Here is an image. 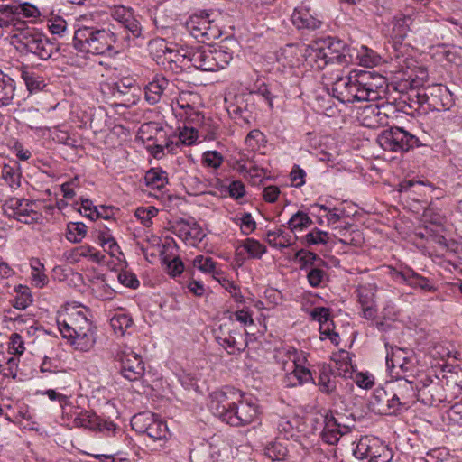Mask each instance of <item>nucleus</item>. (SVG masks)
<instances>
[{
  "label": "nucleus",
  "instance_id": "obj_1",
  "mask_svg": "<svg viewBox=\"0 0 462 462\" xmlns=\"http://www.w3.org/2000/svg\"><path fill=\"white\" fill-rule=\"evenodd\" d=\"M332 83V97L317 99V111L328 117H335L339 109L335 105L333 97L341 103L361 101L374 102L382 99L386 94V79L380 74L368 70H354L346 76L343 71L330 77Z\"/></svg>",
  "mask_w": 462,
  "mask_h": 462
},
{
  "label": "nucleus",
  "instance_id": "obj_2",
  "mask_svg": "<svg viewBox=\"0 0 462 462\" xmlns=\"http://www.w3.org/2000/svg\"><path fill=\"white\" fill-rule=\"evenodd\" d=\"M209 410L222 421L234 427L247 426L256 421L260 414L255 398L231 387L210 395Z\"/></svg>",
  "mask_w": 462,
  "mask_h": 462
},
{
  "label": "nucleus",
  "instance_id": "obj_3",
  "mask_svg": "<svg viewBox=\"0 0 462 462\" xmlns=\"http://www.w3.org/2000/svg\"><path fill=\"white\" fill-rule=\"evenodd\" d=\"M59 330L76 350L89 351L96 343L95 328L86 312L76 309L59 316Z\"/></svg>",
  "mask_w": 462,
  "mask_h": 462
},
{
  "label": "nucleus",
  "instance_id": "obj_4",
  "mask_svg": "<svg viewBox=\"0 0 462 462\" xmlns=\"http://www.w3.org/2000/svg\"><path fill=\"white\" fill-rule=\"evenodd\" d=\"M116 40V34L109 29L82 26L74 32L73 46L81 52L103 55L114 51Z\"/></svg>",
  "mask_w": 462,
  "mask_h": 462
},
{
  "label": "nucleus",
  "instance_id": "obj_5",
  "mask_svg": "<svg viewBox=\"0 0 462 462\" xmlns=\"http://www.w3.org/2000/svg\"><path fill=\"white\" fill-rule=\"evenodd\" d=\"M131 426L135 431L147 434L153 441L162 442L160 447H163L171 437L166 422L157 414L150 411L134 415L131 419Z\"/></svg>",
  "mask_w": 462,
  "mask_h": 462
},
{
  "label": "nucleus",
  "instance_id": "obj_6",
  "mask_svg": "<svg viewBox=\"0 0 462 462\" xmlns=\"http://www.w3.org/2000/svg\"><path fill=\"white\" fill-rule=\"evenodd\" d=\"M376 141L383 150L393 152H407L422 145L416 135L402 127H391L383 130L378 134Z\"/></svg>",
  "mask_w": 462,
  "mask_h": 462
},
{
  "label": "nucleus",
  "instance_id": "obj_7",
  "mask_svg": "<svg viewBox=\"0 0 462 462\" xmlns=\"http://www.w3.org/2000/svg\"><path fill=\"white\" fill-rule=\"evenodd\" d=\"M396 112L395 106L390 102L370 104L360 109L357 119L365 127L378 128L387 125L389 119L393 117Z\"/></svg>",
  "mask_w": 462,
  "mask_h": 462
},
{
  "label": "nucleus",
  "instance_id": "obj_8",
  "mask_svg": "<svg viewBox=\"0 0 462 462\" xmlns=\"http://www.w3.org/2000/svg\"><path fill=\"white\" fill-rule=\"evenodd\" d=\"M416 364L417 359L411 349L390 346V350H387L386 365L392 377L399 378L402 374H412Z\"/></svg>",
  "mask_w": 462,
  "mask_h": 462
},
{
  "label": "nucleus",
  "instance_id": "obj_9",
  "mask_svg": "<svg viewBox=\"0 0 462 462\" xmlns=\"http://www.w3.org/2000/svg\"><path fill=\"white\" fill-rule=\"evenodd\" d=\"M116 359L120 362L122 376L130 382L143 378L145 373L144 362L142 356L128 346H121L116 352Z\"/></svg>",
  "mask_w": 462,
  "mask_h": 462
},
{
  "label": "nucleus",
  "instance_id": "obj_10",
  "mask_svg": "<svg viewBox=\"0 0 462 462\" xmlns=\"http://www.w3.org/2000/svg\"><path fill=\"white\" fill-rule=\"evenodd\" d=\"M20 44L28 52L47 60L57 51V47L45 35L38 32H26L21 35Z\"/></svg>",
  "mask_w": 462,
  "mask_h": 462
},
{
  "label": "nucleus",
  "instance_id": "obj_11",
  "mask_svg": "<svg viewBox=\"0 0 462 462\" xmlns=\"http://www.w3.org/2000/svg\"><path fill=\"white\" fill-rule=\"evenodd\" d=\"M319 40L320 42H324L329 66L338 65L345 68L355 61L356 49L349 47L343 41L334 37Z\"/></svg>",
  "mask_w": 462,
  "mask_h": 462
},
{
  "label": "nucleus",
  "instance_id": "obj_12",
  "mask_svg": "<svg viewBox=\"0 0 462 462\" xmlns=\"http://www.w3.org/2000/svg\"><path fill=\"white\" fill-rule=\"evenodd\" d=\"M388 388L399 411L409 409L418 401L417 385L403 376L396 378Z\"/></svg>",
  "mask_w": 462,
  "mask_h": 462
},
{
  "label": "nucleus",
  "instance_id": "obj_13",
  "mask_svg": "<svg viewBox=\"0 0 462 462\" xmlns=\"http://www.w3.org/2000/svg\"><path fill=\"white\" fill-rule=\"evenodd\" d=\"M150 46L152 50L155 49L158 57L163 56L170 63L180 68L189 67V46L169 45L164 39L154 40L150 42Z\"/></svg>",
  "mask_w": 462,
  "mask_h": 462
},
{
  "label": "nucleus",
  "instance_id": "obj_14",
  "mask_svg": "<svg viewBox=\"0 0 462 462\" xmlns=\"http://www.w3.org/2000/svg\"><path fill=\"white\" fill-rule=\"evenodd\" d=\"M187 30L199 42H212L220 37L218 26L208 16L194 14L186 23Z\"/></svg>",
  "mask_w": 462,
  "mask_h": 462
},
{
  "label": "nucleus",
  "instance_id": "obj_15",
  "mask_svg": "<svg viewBox=\"0 0 462 462\" xmlns=\"http://www.w3.org/2000/svg\"><path fill=\"white\" fill-rule=\"evenodd\" d=\"M291 22L298 29L316 30L321 26L313 0H303L294 8Z\"/></svg>",
  "mask_w": 462,
  "mask_h": 462
},
{
  "label": "nucleus",
  "instance_id": "obj_16",
  "mask_svg": "<svg viewBox=\"0 0 462 462\" xmlns=\"http://www.w3.org/2000/svg\"><path fill=\"white\" fill-rule=\"evenodd\" d=\"M422 16L412 7L406 8L393 17V32L396 38L402 40L408 32H414L420 29Z\"/></svg>",
  "mask_w": 462,
  "mask_h": 462
},
{
  "label": "nucleus",
  "instance_id": "obj_17",
  "mask_svg": "<svg viewBox=\"0 0 462 462\" xmlns=\"http://www.w3.org/2000/svg\"><path fill=\"white\" fill-rule=\"evenodd\" d=\"M378 287L374 282L360 284L356 288L357 300L361 306L363 317L374 319L377 315L376 293Z\"/></svg>",
  "mask_w": 462,
  "mask_h": 462
},
{
  "label": "nucleus",
  "instance_id": "obj_18",
  "mask_svg": "<svg viewBox=\"0 0 462 462\" xmlns=\"http://www.w3.org/2000/svg\"><path fill=\"white\" fill-rule=\"evenodd\" d=\"M369 409L375 414L393 415L399 412L392 398L390 389L377 388L374 390L370 401Z\"/></svg>",
  "mask_w": 462,
  "mask_h": 462
},
{
  "label": "nucleus",
  "instance_id": "obj_19",
  "mask_svg": "<svg viewBox=\"0 0 462 462\" xmlns=\"http://www.w3.org/2000/svg\"><path fill=\"white\" fill-rule=\"evenodd\" d=\"M417 385L418 401L420 400L427 405H434L444 400L442 394L443 388L439 382H434L430 377H426Z\"/></svg>",
  "mask_w": 462,
  "mask_h": 462
},
{
  "label": "nucleus",
  "instance_id": "obj_20",
  "mask_svg": "<svg viewBox=\"0 0 462 462\" xmlns=\"http://www.w3.org/2000/svg\"><path fill=\"white\" fill-rule=\"evenodd\" d=\"M304 58L308 64L316 69H324L329 66L324 42H320V40L304 47Z\"/></svg>",
  "mask_w": 462,
  "mask_h": 462
},
{
  "label": "nucleus",
  "instance_id": "obj_21",
  "mask_svg": "<svg viewBox=\"0 0 462 462\" xmlns=\"http://www.w3.org/2000/svg\"><path fill=\"white\" fill-rule=\"evenodd\" d=\"M112 17L120 23L125 29L132 33L134 38H137L142 33V26L140 22L134 15L131 8L119 5L116 6L111 13Z\"/></svg>",
  "mask_w": 462,
  "mask_h": 462
},
{
  "label": "nucleus",
  "instance_id": "obj_22",
  "mask_svg": "<svg viewBox=\"0 0 462 462\" xmlns=\"http://www.w3.org/2000/svg\"><path fill=\"white\" fill-rule=\"evenodd\" d=\"M189 66L192 65L198 69L210 71L212 60V46L197 44L189 46Z\"/></svg>",
  "mask_w": 462,
  "mask_h": 462
},
{
  "label": "nucleus",
  "instance_id": "obj_23",
  "mask_svg": "<svg viewBox=\"0 0 462 462\" xmlns=\"http://www.w3.org/2000/svg\"><path fill=\"white\" fill-rule=\"evenodd\" d=\"M275 358L282 365L285 372H289L291 366L299 363H306L307 359L301 351H298L291 346H282L276 349Z\"/></svg>",
  "mask_w": 462,
  "mask_h": 462
},
{
  "label": "nucleus",
  "instance_id": "obj_24",
  "mask_svg": "<svg viewBox=\"0 0 462 462\" xmlns=\"http://www.w3.org/2000/svg\"><path fill=\"white\" fill-rule=\"evenodd\" d=\"M169 86V80L163 76H155L144 88V97L150 105L160 102Z\"/></svg>",
  "mask_w": 462,
  "mask_h": 462
},
{
  "label": "nucleus",
  "instance_id": "obj_25",
  "mask_svg": "<svg viewBox=\"0 0 462 462\" xmlns=\"http://www.w3.org/2000/svg\"><path fill=\"white\" fill-rule=\"evenodd\" d=\"M0 13L3 14H23L25 17L36 18L41 15L40 10L33 5L23 3L19 5H1Z\"/></svg>",
  "mask_w": 462,
  "mask_h": 462
},
{
  "label": "nucleus",
  "instance_id": "obj_26",
  "mask_svg": "<svg viewBox=\"0 0 462 462\" xmlns=\"http://www.w3.org/2000/svg\"><path fill=\"white\" fill-rule=\"evenodd\" d=\"M14 80L6 74L0 73V107L9 106L15 96Z\"/></svg>",
  "mask_w": 462,
  "mask_h": 462
},
{
  "label": "nucleus",
  "instance_id": "obj_27",
  "mask_svg": "<svg viewBox=\"0 0 462 462\" xmlns=\"http://www.w3.org/2000/svg\"><path fill=\"white\" fill-rule=\"evenodd\" d=\"M21 77L23 79L30 93L39 92L47 86L46 79L32 69H23L21 72Z\"/></svg>",
  "mask_w": 462,
  "mask_h": 462
},
{
  "label": "nucleus",
  "instance_id": "obj_28",
  "mask_svg": "<svg viewBox=\"0 0 462 462\" xmlns=\"http://www.w3.org/2000/svg\"><path fill=\"white\" fill-rule=\"evenodd\" d=\"M293 237L291 234L285 232L282 228L269 230L266 233V242L274 248H286L291 246Z\"/></svg>",
  "mask_w": 462,
  "mask_h": 462
},
{
  "label": "nucleus",
  "instance_id": "obj_29",
  "mask_svg": "<svg viewBox=\"0 0 462 462\" xmlns=\"http://www.w3.org/2000/svg\"><path fill=\"white\" fill-rule=\"evenodd\" d=\"M305 363H299L295 366H291L287 372V380L289 384L295 386L312 381V375L310 369L304 366Z\"/></svg>",
  "mask_w": 462,
  "mask_h": 462
},
{
  "label": "nucleus",
  "instance_id": "obj_30",
  "mask_svg": "<svg viewBox=\"0 0 462 462\" xmlns=\"http://www.w3.org/2000/svg\"><path fill=\"white\" fill-rule=\"evenodd\" d=\"M2 179L12 189H17L21 184V172L19 163L11 162L3 166L1 171Z\"/></svg>",
  "mask_w": 462,
  "mask_h": 462
},
{
  "label": "nucleus",
  "instance_id": "obj_31",
  "mask_svg": "<svg viewBox=\"0 0 462 462\" xmlns=\"http://www.w3.org/2000/svg\"><path fill=\"white\" fill-rule=\"evenodd\" d=\"M392 451L378 438H373L369 462H390Z\"/></svg>",
  "mask_w": 462,
  "mask_h": 462
},
{
  "label": "nucleus",
  "instance_id": "obj_32",
  "mask_svg": "<svg viewBox=\"0 0 462 462\" xmlns=\"http://www.w3.org/2000/svg\"><path fill=\"white\" fill-rule=\"evenodd\" d=\"M32 203L26 199H21V206L17 207L14 218L24 224L37 222L40 214L31 208Z\"/></svg>",
  "mask_w": 462,
  "mask_h": 462
},
{
  "label": "nucleus",
  "instance_id": "obj_33",
  "mask_svg": "<svg viewBox=\"0 0 462 462\" xmlns=\"http://www.w3.org/2000/svg\"><path fill=\"white\" fill-rule=\"evenodd\" d=\"M332 240V236L317 227L313 228L308 234L300 238V242L306 246L327 245Z\"/></svg>",
  "mask_w": 462,
  "mask_h": 462
},
{
  "label": "nucleus",
  "instance_id": "obj_34",
  "mask_svg": "<svg viewBox=\"0 0 462 462\" xmlns=\"http://www.w3.org/2000/svg\"><path fill=\"white\" fill-rule=\"evenodd\" d=\"M145 183L151 189H161L168 183L166 171L162 169L152 168L145 173Z\"/></svg>",
  "mask_w": 462,
  "mask_h": 462
},
{
  "label": "nucleus",
  "instance_id": "obj_35",
  "mask_svg": "<svg viewBox=\"0 0 462 462\" xmlns=\"http://www.w3.org/2000/svg\"><path fill=\"white\" fill-rule=\"evenodd\" d=\"M265 455L273 461H283L288 456V448L282 439L268 444L264 449Z\"/></svg>",
  "mask_w": 462,
  "mask_h": 462
},
{
  "label": "nucleus",
  "instance_id": "obj_36",
  "mask_svg": "<svg viewBox=\"0 0 462 462\" xmlns=\"http://www.w3.org/2000/svg\"><path fill=\"white\" fill-rule=\"evenodd\" d=\"M74 425L91 430H102L101 420L95 414H90L87 411L80 412L74 419Z\"/></svg>",
  "mask_w": 462,
  "mask_h": 462
},
{
  "label": "nucleus",
  "instance_id": "obj_37",
  "mask_svg": "<svg viewBox=\"0 0 462 462\" xmlns=\"http://www.w3.org/2000/svg\"><path fill=\"white\" fill-rule=\"evenodd\" d=\"M233 59V54L231 51L223 50L221 48L217 49L212 46V61L210 66V71H216L220 69L226 68L229 64V62Z\"/></svg>",
  "mask_w": 462,
  "mask_h": 462
},
{
  "label": "nucleus",
  "instance_id": "obj_38",
  "mask_svg": "<svg viewBox=\"0 0 462 462\" xmlns=\"http://www.w3.org/2000/svg\"><path fill=\"white\" fill-rule=\"evenodd\" d=\"M313 221L309 217V215L303 211H298L293 214L289 221L287 222L286 226L291 231H302L312 225Z\"/></svg>",
  "mask_w": 462,
  "mask_h": 462
},
{
  "label": "nucleus",
  "instance_id": "obj_39",
  "mask_svg": "<svg viewBox=\"0 0 462 462\" xmlns=\"http://www.w3.org/2000/svg\"><path fill=\"white\" fill-rule=\"evenodd\" d=\"M302 56L304 57V49L289 44L282 50L280 59H284L289 67H297L300 65Z\"/></svg>",
  "mask_w": 462,
  "mask_h": 462
},
{
  "label": "nucleus",
  "instance_id": "obj_40",
  "mask_svg": "<svg viewBox=\"0 0 462 462\" xmlns=\"http://www.w3.org/2000/svg\"><path fill=\"white\" fill-rule=\"evenodd\" d=\"M133 324L132 318L125 313H116L110 319V325L116 334L123 336Z\"/></svg>",
  "mask_w": 462,
  "mask_h": 462
},
{
  "label": "nucleus",
  "instance_id": "obj_41",
  "mask_svg": "<svg viewBox=\"0 0 462 462\" xmlns=\"http://www.w3.org/2000/svg\"><path fill=\"white\" fill-rule=\"evenodd\" d=\"M32 268V279L36 287L42 288L48 282L47 275L42 272L43 264L38 259H32L30 263Z\"/></svg>",
  "mask_w": 462,
  "mask_h": 462
},
{
  "label": "nucleus",
  "instance_id": "obj_42",
  "mask_svg": "<svg viewBox=\"0 0 462 462\" xmlns=\"http://www.w3.org/2000/svg\"><path fill=\"white\" fill-rule=\"evenodd\" d=\"M355 59L358 60L359 63L365 67H373L379 61V56L365 46H362L360 51L356 50Z\"/></svg>",
  "mask_w": 462,
  "mask_h": 462
},
{
  "label": "nucleus",
  "instance_id": "obj_43",
  "mask_svg": "<svg viewBox=\"0 0 462 462\" xmlns=\"http://www.w3.org/2000/svg\"><path fill=\"white\" fill-rule=\"evenodd\" d=\"M217 263L212 258L204 255H197L193 260V266L205 273H211L214 278L218 274L216 270Z\"/></svg>",
  "mask_w": 462,
  "mask_h": 462
},
{
  "label": "nucleus",
  "instance_id": "obj_44",
  "mask_svg": "<svg viewBox=\"0 0 462 462\" xmlns=\"http://www.w3.org/2000/svg\"><path fill=\"white\" fill-rule=\"evenodd\" d=\"M424 186V187H428L429 189H430L432 191H435L437 190L438 191V194H437V198H439V196L442 195V192L439 189H437L436 188H434L430 183H425L423 181H420V180H402V182H400L399 184V190L401 192H409V191H411L413 193H417L420 191V189Z\"/></svg>",
  "mask_w": 462,
  "mask_h": 462
},
{
  "label": "nucleus",
  "instance_id": "obj_45",
  "mask_svg": "<svg viewBox=\"0 0 462 462\" xmlns=\"http://www.w3.org/2000/svg\"><path fill=\"white\" fill-rule=\"evenodd\" d=\"M374 437H362L353 449V455L358 459H368L371 456L372 439Z\"/></svg>",
  "mask_w": 462,
  "mask_h": 462
},
{
  "label": "nucleus",
  "instance_id": "obj_46",
  "mask_svg": "<svg viewBox=\"0 0 462 462\" xmlns=\"http://www.w3.org/2000/svg\"><path fill=\"white\" fill-rule=\"evenodd\" d=\"M242 246L251 258L260 259L266 253L265 245L253 238H246Z\"/></svg>",
  "mask_w": 462,
  "mask_h": 462
},
{
  "label": "nucleus",
  "instance_id": "obj_47",
  "mask_svg": "<svg viewBox=\"0 0 462 462\" xmlns=\"http://www.w3.org/2000/svg\"><path fill=\"white\" fill-rule=\"evenodd\" d=\"M409 286L413 289H420L428 292H435L437 287L434 285L431 280L424 277L414 271L413 275L410 281Z\"/></svg>",
  "mask_w": 462,
  "mask_h": 462
},
{
  "label": "nucleus",
  "instance_id": "obj_48",
  "mask_svg": "<svg viewBox=\"0 0 462 462\" xmlns=\"http://www.w3.org/2000/svg\"><path fill=\"white\" fill-rule=\"evenodd\" d=\"M67 229L66 237L72 243L81 242L87 233V226L83 223H69Z\"/></svg>",
  "mask_w": 462,
  "mask_h": 462
},
{
  "label": "nucleus",
  "instance_id": "obj_49",
  "mask_svg": "<svg viewBox=\"0 0 462 462\" xmlns=\"http://www.w3.org/2000/svg\"><path fill=\"white\" fill-rule=\"evenodd\" d=\"M217 341L229 355L239 354L245 348L242 344L236 341L232 334H229L228 337H217Z\"/></svg>",
  "mask_w": 462,
  "mask_h": 462
},
{
  "label": "nucleus",
  "instance_id": "obj_50",
  "mask_svg": "<svg viewBox=\"0 0 462 462\" xmlns=\"http://www.w3.org/2000/svg\"><path fill=\"white\" fill-rule=\"evenodd\" d=\"M295 260L299 262L300 269H305L307 267L312 268L315 262L320 259L317 254L300 249L296 252Z\"/></svg>",
  "mask_w": 462,
  "mask_h": 462
},
{
  "label": "nucleus",
  "instance_id": "obj_51",
  "mask_svg": "<svg viewBox=\"0 0 462 462\" xmlns=\"http://www.w3.org/2000/svg\"><path fill=\"white\" fill-rule=\"evenodd\" d=\"M98 240L100 245L110 255L116 256V253H119V245H117L115 238L108 232H101L98 236Z\"/></svg>",
  "mask_w": 462,
  "mask_h": 462
},
{
  "label": "nucleus",
  "instance_id": "obj_52",
  "mask_svg": "<svg viewBox=\"0 0 462 462\" xmlns=\"http://www.w3.org/2000/svg\"><path fill=\"white\" fill-rule=\"evenodd\" d=\"M318 386L321 393L330 395L335 393L337 383L328 373L322 372L319 377Z\"/></svg>",
  "mask_w": 462,
  "mask_h": 462
},
{
  "label": "nucleus",
  "instance_id": "obj_53",
  "mask_svg": "<svg viewBox=\"0 0 462 462\" xmlns=\"http://www.w3.org/2000/svg\"><path fill=\"white\" fill-rule=\"evenodd\" d=\"M16 291L20 294L14 299V307L18 310H24L32 303V295L26 286L19 285Z\"/></svg>",
  "mask_w": 462,
  "mask_h": 462
},
{
  "label": "nucleus",
  "instance_id": "obj_54",
  "mask_svg": "<svg viewBox=\"0 0 462 462\" xmlns=\"http://www.w3.org/2000/svg\"><path fill=\"white\" fill-rule=\"evenodd\" d=\"M75 255L88 258L95 263H100L104 259V255L89 245L77 247L75 249Z\"/></svg>",
  "mask_w": 462,
  "mask_h": 462
},
{
  "label": "nucleus",
  "instance_id": "obj_55",
  "mask_svg": "<svg viewBox=\"0 0 462 462\" xmlns=\"http://www.w3.org/2000/svg\"><path fill=\"white\" fill-rule=\"evenodd\" d=\"M327 273L318 267L310 268L307 273L309 284L313 288L320 286L327 280Z\"/></svg>",
  "mask_w": 462,
  "mask_h": 462
},
{
  "label": "nucleus",
  "instance_id": "obj_56",
  "mask_svg": "<svg viewBox=\"0 0 462 462\" xmlns=\"http://www.w3.org/2000/svg\"><path fill=\"white\" fill-rule=\"evenodd\" d=\"M158 210L154 207L148 208H138L135 210L134 216L141 221L145 226L152 225V218L154 217Z\"/></svg>",
  "mask_w": 462,
  "mask_h": 462
},
{
  "label": "nucleus",
  "instance_id": "obj_57",
  "mask_svg": "<svg viewBox=\"0 0 462 462\" xmlns=\"http://www.w3.org/2000/svg\"><path fill=\"white\" fill-rule=\"evenodd\" d=\"M198 138V131L195 126L185 125L179 133V141L181 144L191 145Z\"/></svg>",
  "mask_w": 462,
  "mask_h": 462
},
{
  "label": "nucleus",
  "instance_id": "obj_58",
  "mask_svg": "<svg viewBox=\"0 0 462 462\" xmlns=\"http://www.w3.org/2000/svg\"><path fill=\"white\" fill-rule=\"evenodd\" d=\"M324 422L328 424V430L333 431L335 430L341 435L348 432L349 427L341 423L339 418H336L331 412L325 415Z\"/></svg>",
  "mask_w": 462,
  "mask_h": 462
},
{
  "label": "nucleus",
  "instance_id": "obj_59",
  "mask_svg": "<svg viewBox=\"0 0 462 462\" xmlns=\"http://www.w3.org/2000/svg\"><path fill=\"white\" fill-rule=\"evenodd\" d=\"M414 270L410 267H404L397 270L393 267H389V275L395 281L401 279L403 282L409 285L410 281L413 275Z\"/></svg>",
  "mask_w": 462,
  "mask_h": 462
},
{
  "label": "nucleus",
  "instance_id": "obj_60",
  "mask_svg": "<svg viewBox=\"0 0 462 462\" xmlns=\"http://www.w3.org/2000/svg\"><path fill=\"white\" fill-rule=\"evenodd\" d=\"M224 161L223 156L217 151H207L203 153V162L214 169L220 167Z\"/></svg>",
  "mask_w": 462,
  "mask_h": 462
},
{
  "label": "nucleus",
  "instance_id": "obj_61",
  "mask_svg": "<svg viewBox=\"0 0 462 462\" xmlns=\"http://www.w3.org/2000/svg\"><path fill=\"white\" fill-rule=\"evenodd\" d=\"M19 359L17 357H11L5 365H0V374L5 377L15 378L18 369Z\"/></svg>",
  "mask_w": 462,
  "mask_h": 462
},
{
  "label": "nucleus",
  "instance_id": "obj_62",
  "mask_svg": "<svg viewBox=\"0 0 462 462\" xmlns=\"http://www.w3.org/2000/svg\"><path fill=\"white\" fill-rule=\"evenodd\" d=\"M48 28L52 34L61 35L67 30V22L60 16H54L48 21Z\"/></svg>",
  "mask_w": 462,
  "mask_h": 462
},
{
  "label": "nucleus",
  "instance_id": "obj_63",
  "mask_svg": "<svg viewBox=\"0 0 462 462\" xmlns=\"http://www.w3.org/2000/svg\"><path fill=\"white\" fill-rule=\"evenodd\" d=\"M117 279L119 282L125 285V287L135 289L139 286V281L136 278L135 274L129 271H121L117 275Z\"/></svg>",
  "mask_w": 462,
  "mask_h": 462
},
{
  "label": "nucleus",
  "instance_id": "obj_64",
  "mask_svg": "<svg viewBox=\"0 0 462 462\" xmlns=\"http://www.w3.org/2000/svg\"><path fill=\"white\" fill-rule=\"evenodd\" d=\"M264 139L263 134L259 130H252L245 138V144L251 151L260 148L259 143Z\"/></svg>",
  "mask_w": 462,
  "mask_h": 462
}]
</instances>
